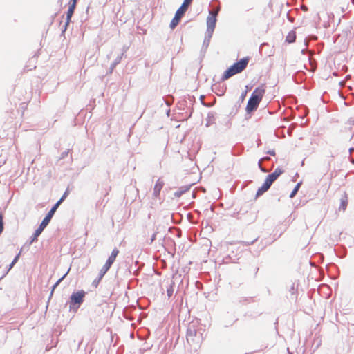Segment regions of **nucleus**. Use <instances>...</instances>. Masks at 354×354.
Segmentation results:
<instances>
[{"label": "nucleus", "instance_id": "obj_14", "mask_svg": "<svg viewBox=\"0 0 354 354\" xmlns=\"http://www.w3.org/2000/svg\"><path fill=\"white\" fill-rule=\"evenodd\" d=\"M347 205H348V196L346 194H344L343 196V197L341 198L339 209H342V211H345Z\"/></svg>", "mask_w": 354, "mask_h": 354}, {"label": "nucleus", "instance_id": "obj_1", "mask_svg": "<svg viewBox=\"0 0 354 354\" xmlns=\"http://www.w3.org/2000/svg\"><path fill=\"white\" fill-rule=\"evenodd\" d=\"M266 93L265 86L263 85L259 86L254 89L250 97L245 110L247 113H251L256 110L261 102Z\"/></svg>", "mask_w": 354, "mask_h": 354}, {"label": "nucleus", "instance_id": "obj_24", "mask_svg": "<svg viewBox=\"0 0 354 354\" xmlns=\"http://www.w3.org/2000/svg\"><path fill=\"white\" fill-rule=\"evenodd\" d=\"M173 291H174V290H173V288H172V287H171L170 288H169V289L167 290V295H168L169 297H171V296L172 295V294H173Z\"/></svg>", "mask_w": 354, "mask_h": 354}, {"label": "nucleus", "instance_id": "obj_25", "mask_svg": "<svg viewBox=\"0 0 354 354\" xmlns=\"http://www.w3.org/2000/svg\"><path fill=\"white\" fill-rule=\"evenodd\" d=\"M68 191H66V192H64V194H63V196H64V197H65V198H66V197H67V196H68Z\"/></svg>", "mask_w": 354, "mask_h": 354}, {"label": "nucleus", "instance_id": "obj_19", "mask_svg": "<svg viewBox=\"0 0 354 354\" xmlns=\"http://www.w3.org/2000/svg\"><path fill=\"white\" fill-rule=\"evenodd\" d=\"M77 0H70L68 3V9L75 10Z\"/></svg>", "mask_w": 354, "mask_h": 354}, {"label": "nucleus", "instance_id": "obj_10", "mask_svg": "<svg viewBox=\"0 0 354 354\" xmlns=\"http://www.w3.org/2000/svg\"><path fill=\"white\" fill-rule=\"evenodd\" d=\"M284 171L281 168H277L274 171L268 176L272 181H275L277 178L282 174Z\"/></svg>", "mask_w": 354, "mask_h": 354}, {"label": "nucleus", "instance_id": "obj_16", "mask_svg": "<svg viewBox=\"0 0 354 354\" xmlns=\"http://www.w3.org/2000/svg\"><path fill=\"white\" fill-rule=\"evenodd\" d=\"M295 39H296V33L295 31L289 32L286 37V41L288 43H292L295 41Z\"/></svg>", "mask_w": 354, "mask_h": 354}, {"label": "nucleus", "instance_id": "obj_2", "mask_svg": "<svg viewBox=\"0 0 354 354\" xmlns=\"http://www.w3.org/2000/svg\"><path fill=\"white\" fill-rule=\"evenodd\" d=\"M249 58L245 57L239 60L238 62L234 63L223 73L221 80L225 81L232 77L233 75L242 72L248 66Z\"/></svg>", "mask_w": 354, "mask_h": 354}, {"label": "nucleus", "instance_id": "obj_22", "mask_svg": "<svg viewBox=\"0 0 354 354\" xmlns=\"http://www.w3.org/2000/svg\"><path fill=\"white\" fill-rule=\"evenodd\" d=\"M65 198H66L62 196V198L55 204V205L53 207H56V209H57L58 207L60 205V204L64 201Z\"/></svg>", "mask_w": 354, "mask_h": 354}, {"label": "nucleus", "instance_id": "obj_13", "mask_svg": "<svg viewBox=\"0 0 354 354\" xmlns=\"http://www.w3.org/2000/svg\"><path fill=\"white\" fill-rule=\"evenodd\" d=\"M162 187H163V183L162 182L158 181L155 184V186H154V188H153V193H154V195L156 196H158L160 194V191L162 189Z\"/></svg>", "mask_w": 354, "mask_h": 354}, {"label": "nucleus", "instance_id": "obj_9", "mask_svg": "<svg viewBox=\"0 0 354 354\" xmlns=\"http://www.w3.org/2000/svg\"><path fill=\"white\" fill-rule=\"evenodd\" d=\"M192 1L193 0H184L181 6L177 10V12L184 15Z\"/></svg>", "mask_w": 354, "mask_h": 354}, {"label": "nucleus", "instance_id": "obj_3", "mask_svg": "<svg viewBox=\"0 0 354 354\" xmlns=\"http://www.w3.org/2000/svg\"><path fill=\"white\" fill-rule=\"evenodd\" d=\"M85 295L86 292L82 290L73 292L70 297V309L75 311L77 310L81 304L83 303Z\"/></svg>", "mask_w": 354, "mask_h": 354}, {"label": "nucleus", "instance_id": "obj_8", "mask_svg": "<svg viewBox=\"0 0 354 354\" xmlns=\"http://www.w3.org/2000/svg\"><path fill=\"white\" fill-rule=\"evenodd\" d=\"M119 252H120L118 248H115L112 250L111 255L109 257L108 259L106 260V263L111 267V266L114 263L116 257H118Z\"/></svg>", "mask_w": 354, "mask_h": 354}, {"label": "nucleus", "instance_id": "obj_7", "mask_svg": "<svg viewBox=\"0 0 354 354\" xmlns=\"http://www.w3.org/2000/svg\"><path fill=\"white\" fill-rule=\"evenodd\" d=\"M183 16V15L176 11L174 17L172 19L169 24V27L171 30H174L177 26Z\"/></svg>", "mask_w": 354, "mask_h": 354}, {"label": "nucleus", "instance_id": "obj_11", "mask_svg": "<svg viewBox=\"0 0 354 354\" xmlns=\"http://www.w3.org/2000/svg\"><path fill=\"white\" fill-rule=\"evenodd\" d=\"M196 335V331L195 330H192L189 328L187 331L186 338L188 342H194V337Z\"/></svg>", "mask_w": 354, "mask_h": 354}, {"label": "nucleus", "instance_id": "obj_26", "mask_svg": "<svg viewBox=\"0 0 354 354\" xmlns=\"http://www.w3.org/2000/svg\"><path fill=\"white\" fill-rule=\"evenodd\" d=\"M246 93H247V91H245V92L242 94V98H243V99L245 97Z\"/></svg>", "mask_w": 354, "mask_h": 354}, {"label": "nucleus", "instance_id": "obj_20", "mask_svg": "<svg viewBox=\"0 0 354 354\" xmlns=\"http://www.w3.org/2000/svg\"><path fill=\"white\" fill-rule=\"evenodd\" d=\"M69 270L62 277L60 278L56 283L53 286V289H52V291H51V295H53V291L55 289V288L59 284V283L65 278V277L66 276V274L68 273Z\"/></svg>", "mask_w": 354, "mask_h": 354}, {"label": "nucleus", "instance_id": "obj_4", "mask_svg": "<svg viewBox=\"0 0 354 354\" xmlns=\"http://www.w3.org/2000/svg\"><path fill=\"white\" fill-rule=\"evenodd\" d=\"M273 183L274 181H272L270 178L267 176L264 183L258 189L256 194V197H259L267 192Z\"/></svg>", "mask_w": 354, "mask_h": 354}, {"label": "nucleus", "instance_id": "obj_18", "mask_svg": "<svg viewBox=\"0 0 354 354\" xmlns=\"http://www.w3.org/2000/svg\"><path fill=\"white\" fill-rule=\"evenodd\" d=\"M300 185H301L300 183L297 184V185L295 186V187L293 189V190L292 191V192L290 194V198H293L297 194V193L300 187Z\"/></svg>", "mask_w": 354, "mask_h": 354}, {"label": "nucleus", "instance_id": "obj_12", "mask_svg": "<svg viewBox=\"0 0 354 354\" xmlns=\"http://www.w3.org/2000/svg\"><path fill=\"white\" fill-rule=\"evenodd\" d=\"M111 266H109L106 263H104V265L102 267V268L100 270L98 281H100L102 279V277L108 272Z\"/></svg>", "mask_w": 354, "mask_h": 354}, {"label": "nucleus", "instance_id": "obj_23", "mask_svg": "<svg viewBox=\"0 0 354 354\" xmlns=\"http://www.w3.org/2000/svg\"><path fill=\"white\" fill-rule=\"evenodd\" d=\"M156 234L153 233L151 236V238L150 239V241H148V243H149V244L152 243V242L156 239Z\"/></svg>", "mask_w": 354, "mask_h": 354}, {"label": "nucleus", "instance_id": "obj_5", "mask_svg": "<svg viewBox=\"0 0 354 354\" xmlns=\"http://www.w3.org/2000/svg\"><path fill=\"white\" fill-rule=\"evenodd\" d=\"M216 12H210V15L207 17V25L208 30H210L211 31H213V30L215 28L216 26Z\"/></svg>", "mask_w": 354, "mask_h": 354}, {"label": "nucleus", "instance_id": "obj_17", "mask_svg": "<svg viewBox=\"0 0 354 354\" xmlns=\"http://www.w3.org/2000/svg\"><path fill=\"white\" fill-rule=\"evenodd\" d=\"M44 227H42V225L40 224L39 227L35 230L33 236H32V242L36 241L38 238V236L41 234L42 231L44 230Z\"/></svg>", "mask_w": 354, "mask_h": 354}, {"label": "nucleus", "instance_id": "obj_6", "mask_svg": "<svg viewBox=\"0 0 354 354\" xmlns=\"http://www.w3.org/2000/svg\"><path fill=\"white\" fill-rule=\"evenodd\" d=\"M57 209L56 207H53L48 212V213L46 214L45 218L43 219L42 222L41 223V225L42 227H46L49 222L50 221L52 217L53 216L55 212H56Z\"/></svg>", "mask_w": 354, "mask_h": 354}, {"label": "nucleus", "instance_id": "obj_21", "mask_svg": "<svg viewBox=\"0 0 354 354\" xmlns=\"http://www.w3.org/2000/svg\"><path fill=\"white\" fill-rule=\"evenodd\" d=\"M19 258V254H17L15 258L13 259V261H12V263H10V267H9V270H10L13 266L17 262L18 259Z\"/></svg>", "mask_w": 354, "mask_h": 354}, {"label": "nucleus", "instance_id": "obj_15", "mask_svg": "<svg viewBox=\"0 0 354 354\" xmlns=\"http://www.w3.org/2000/svg\"><path fill=\"white\" fill-rule=\"evenodd\" d=\"M74 11L75 10H70V9L68 10L67 13H66V23L64 25V31H65L66 30L67 26H68V24L71 21V19L74 13Z\"/></svg>", "mask_w": 354, "mask_h": 354}]
</instances>
